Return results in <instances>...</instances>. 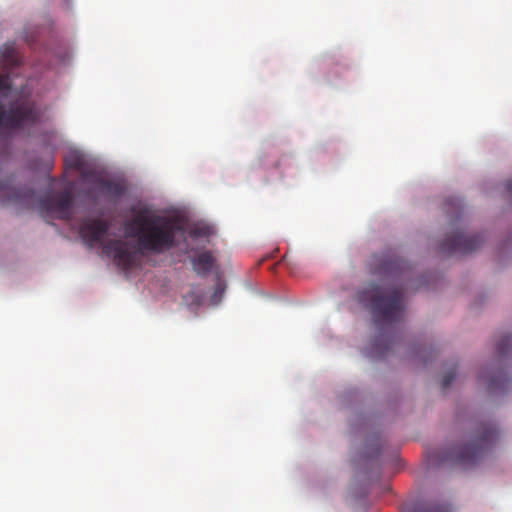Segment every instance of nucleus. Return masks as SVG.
Wrapping results in <instances>:
<instances>
[{"label":"nucleus","instance_id":"obj_15","mask_svg":"<svg viewBox=\"0 0 512 512\" xmlns=\"http://www.w3.org/2000/svg\"><path fill=\"white\" fill-rule=\"evenodd\" d=\"M403 262L399 259L387 260L384 262L381 270L385 273L392 274L395 270L401 268Z\"/></svg>","mask_w":512,"mask_h":512},{"label":"nucleus","instance_id":"obj_12","mask_svg":"<svg viewBox=\"0 0 512 512\" xmlns=\"http://www.w3.org/2000/svg\"><path fill=\"white\" fill-rule=\"evenodd\" d=\"M0 57L8 64H17L18 58L14 44H5L0 50Z\"/></svg>","mask_w":512,"mask_h":512},{"label":"nucleus","instance_id":"obj_4","mask_svg":"<svg viewBox=\"0 0 512 512\" xmlns=\"http://www.w3.org/2000/svg\"><path fill=\"white\" fill-rule=\"evenodd\" d=\"M498 438L499 433L493 423H480L463 444L446 451L438 460L440 463L474 464L492 450Z\"/></svg>","mask_w":512,"mask_h":512},{"label":"nucleus","instance_id":"obj_9","mask_svg":"<svg viewBox=\"0 0 512 512\" xmlns=\"http://www.w3.org/2000/svg\"><path fill=\"white\" fill-rule=\"evenodd\" d=\"M487 379V389L490 392L505 391L508 389L511 382L504 370H497L491 375L487 376L485 373L479 375V380Z\"/></svg>","mask_w":512,"mask_h":512},{"label":"nucleus","instance_id":"obj_11","mask_svg":"<svg viewBox=\"0 0 512 512\" xmlns=\"http://www.w3.org/2000/svg\"><path fill=\"white\" fill-rule=\"evenodd\" d=\"M512 350V336L511 335H503L500 337L496 344V353L499 357H504L509 354Z\"/></svg>","mask_w":512,"mask_h":512},{"label":"nucleus","instance_id":"obj_18","mask_svg":"<svg viewBox=\"0 0 512 512\" xmlns=\"http://www.w3.org/2000/svg\"><path fill=\"white\" fill-rule=\"evenodd\" d=\"M24 40L29 43V44H32L35 42V37L32 36V35H28L26 32L24 33V36H23Z\"/></svg>","mask_w":512,"mask_h":512},{"label":"nucleus","instance_id":"obj_20","mask_svg":"<svg viewBox=\"0 0 512 512\" xmlns=\"http://www.w3.org/2000/svg\"><path fill=\"white\" fill-rule=\"evenodd\" d=\"M223 292H224V289L221 287L220 284H218V286H217V288L215 290V293H214V297H216L218 295L220 296Z\"/></svg>","mask_w":512,"mask_h":512},{"label":"nucleus","instance_id":"obj_21","mask_svg":"<svg viewBox=\"0 0 512 512\" xmlns=\"http://www.w3.org/2000/svg\"><path fill=\"white\" fill-rule=\"evenodd\" d=\"M89 196L93 197L96 199V196L93 195V191L92 190H89L88 193H87Z\"/></svg>","mask_w":512,"mask_h":512},{"label":"nucleus","instance_id":"obj_3","mask_svg":"<svg viewBox=\"0 0 512 512\" xmlns=\"http://www.w3.org/2000/svg\"><path fill=\"white\" fill-rule=\"evenodd\" d=\"M359 301L367 304L375 322L393 324L404 317L403 291L399 287H382L371 283L359 292Z\"/></svg>","mask_w":512,"mask_h":512},{"label":"nucleus","instance_id":"obj_14","mask_svg":"<svg viewBox=\"0 0 512 512\" xmlns=\"http://www.w3.org/2000/svg\"><path fill=\"white\" fill-rule=\"evenodd\" d=\"M414 512H451V508L447 504L440 505H428L424 507H418Z\"/></svg>","mask_w":512,"mask_h":512},{"label":"nucleus","instance_id":"obj_6","mask_svg":"<svg viewBox=\"0 0 512 512\" xmlns=\"http://www.w3.org/2000/svg\"><path fill=\"white\" fill-rule=\"evenodd\" d=\"M446 212L450 215L452 231L439 244V252L444 255H466L479 249L484 243L481 235L465 236L458 227L463 207L459 199H451L445 203Z\"/></svg>","mask_w":512,"mask_h":512},{"label":"nucleus","instance_id":"obj_5","mask_svg":"<svg viewBox=\"0 0 512 512\" xmlns=\"http://www.w3.org/2000/svg\"><path fill=\"white\" fill-rule=\"evenodd\" d=\"M11 92L8 75H0V135L6 131L22 130L34 126L40 119L34 102L23 100L12 102L8 109L2 102Z\"/></svg>","mask_w":512,"mask_h":512},{"label":"nucleus","instance_id":"obj_1","mask_svg":"<svg viewBox=\"0 0 512 512\" xmlns=\"http://www.w3.org/2000/svg\"><path fill=\"white\" fill-rule=\"evenodd\" d=\"M124 227L126 235L136 239L137 247L121 239L109 240L102 246V253L122 271L135 267L139 254H161L174 248L176 233L181 230L175 219L148 209L139 210Z\"/></svg>","mask_w":512,"mask_h":512},{"label":"nucleus","instance_id":"obj_16","mask_svg":"<svg viewBox=\"0 0 512 512\" xmlns=\"http://www.w3.org/2000/svg\"><path fill=\"white\" fill-rule=\"evenodd\" d=\"M455 377H456L455 370H449L448 372H446L442 378V382H441L442 388L447 389L451 385V383L454 381Z\"/></svg>","mask_w":512,"mask_h":512},{"label":"nucleus","instance_id":"obj_2","mask_svg":"<svg viewBox=\"0 0 512 512\" xmlns=\"http://www.w3.org/2000/svg\"><path fill=\"white\" fill-rule=\"evenodd\" d=\"M0 202L2 204H17L27 208L36 206L43 217L70 220L74 214L73 185L55 194L38 197L36 192L28 187H14L12 178L0 181Z\"/></svg>","mask_w":512,"mask_h":512},{"label":"nucleus","instance_id":"obj_13","mask_svg":"<svg viewBox=\"0 0 512 512\" xmlns=\"http://www.w3.org/2000/svg\"><path fill=\"white\" fill-rule=\"evenodd\" d=\"M65 164L73 169L80 170L84 165L83 156L77 152H70L65 156Z\"/></svg>","mask_w":512,"mask_h":512},{"label":"nucleus","instance_id":"obj_8","mask_svg":"<svg viewBox=\"0 0 512 512\" xmlns=\"http://www.w3.org/2000/svg\"><path fill=\"white\" fill-rule=\"evenodd\" d=\"M82 179L88 183L93 184L98 194L106 195L111 198H118L125 191V188L121 183L106 180L94 173L82 172Z\"/></svg>","mask_w":512,"mask_h":512},{"label":"nucleus","instance_id":"obj_10","mask_svg":"<svg viewBox=\"0 0 512 512\" xmlns=\"http://www.w3.org/2000/svg\"><path fill=\"white\" fill-rule=\"evenodd\" d=\"M214 263L215 258L209 251L199 253L194 258H192L193 269L200 276H205L210 273Z\"/></svg>","mask_w":512,"mask_h":512},{"label":"nucleus","instance_id":"obj_19","mask_svg":"<svg viewBox=\"0 0 512 512\" xmlns=\"http://www.w3.org/2000/svg\"><path fill=\"white\" fill-rule=\"evenodd\" d=\"M506 190H507V193H508L509 197L512 200V179L507 182Z\"/></svg>","mask_w":512,"mask_h":512},{"label":"nucleus","instance_id":"obj_7","mask_svg":"<svg viewBox=\"0 0 512 512\" xmlns=\"http://www.w3.org/2000/svg\"><path fill=\"white\" fill-rule=\"evenodd\" d=\"M110 228L107 221L102 219H85L80 226V235L90 246L102 242Z\"/></svg>","mask_w":512,"mask_h":512},{"label":"nucleus","instance_id":"obj_17","mask_svg":"<svg viewBox=\"0 0 512 512\" xmlns=\"http://www.w3.org/2000/svg\"><path fill=\"white\" fill-rule=\"evenodd\" d=\"M192 236H203L206 235V232L203 229L195 228L191 231Z\"/></svg>","mask_w":512,"mask_h":512}]
</instances>
